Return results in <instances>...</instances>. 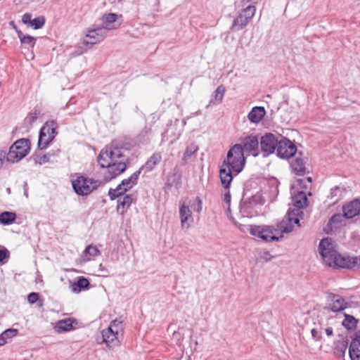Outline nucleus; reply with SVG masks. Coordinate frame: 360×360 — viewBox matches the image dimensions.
I'll use <instances>...</instances> for the list:
<instances>
[{"mask_svg": "<svg viewBox=\"0 0 360 360\" xmlns=\"http://www.w3.org/2000/svg\"><path fill=\"white\" fill-rule=\"evenodd\" d=\"M299 212L298 210L289 211L285 219L276 226L248 225L244 226L241 231L243 232L248 231L252 236H257L266 242L278 241L283 237L284 233L292 232L295 225L300 226V219L297 217Z\"/></svg>", "mask_w": 360, "mask_h": 360, "instance_id": "1", "label": "nucleus"}, {"mask_svg": "<svg viewBox=\"0 0 360 360\" xmlns=\"http://www.w3.org/2000/svg\"><path fill=\"white\" fill-rule=\"evenodd\" d=\"M127 160L121 148L110 146L102 149L97 161L101 167L107 168L105 180L110 181L123 173L127 169Z\"/></svg>", "mask_w": 360, "mask_h": 360, "instance_id": "2", "label": "nucleus"}, {"mask_svg": "<svg viewBox=\"0 0 360 360\" xmlns=\"http://www.w3.org/2000/svg\"><path fill=\"white\" fill-rule=\"evenodd\" d=\"M245 163L243 148L241 144H235L228 152L219 170V176L222 186L229 188L233 180V173L239 174Z\"/></svg>", "mask_w": 360, "mask_h": 360, "instance_id": "3", "label": "nucleus"}, {"mask_svg": "<svg viewBox=\"0 0 360 360\" xmlns=\"http://www.w3.org/2000/svg\"><path fill=\"white\" fill-rule=\"evenodd\" d=\"M29 140L20 139L16 141L6 153V160L10 162H17L25 158L30 151Z\"/></svg>", "mask_w": 360, "mask_h": 360, "instance_id": "4", "label": "nucleus"}, {"mask_svg": "<svg viewBox=\"0 0 360 360\" xmlns=\"http://www.w3.org/2000/svg\"><path fill=\"white\" fill-rule=\"evenodd\" d=\"M72 187L75 193L79 195H86L98 186V182L83 176H77L72 181Z\"/></svg>", "mask_w": 360, "mask_h": 360, "instance_id": "5", "label": "nucleus"}, {"mask_svg": "<svg viewBox=\"0 0 360 360\" xmlns=\"http://www.w3.org/2000/svg\"><path fill=\"white\" fill-rule=\"evenodd\" d=\"M141 171L138 170L133 173L129 178L122 181L116 188H110L108 195L111 200H115L116 197H119L121 194H124L127 191L132 188L138 182V179Z\"/></svg>", "mask_w": 360, "mask_h": 360, "instance_id": "6", "label": "nucleus"}, {"mask_svg": "<svg viewBox=\"0 0 360 360\" xmlns=\"http://www.w3.org/2000/svg\"><path fill=\"white\" fill-rule=\"evenodd\" d=\"M107 35L105 28L99 25H94L86 31V34L82 40L84 45L92 46L94 44L101 42Z\"/></svg>", "mask_w": 360, "mask_h": 360, "instance_id": "7", "label": "nucleus"}, {"mask_svg": "<svg viewBox=\"0 0 360 360\" xmlns=\"http://www.w3.org/2000/svg\"><path fill=\"white\" fill-rule=\"evenodd\" d=\"M319 251L323 262L327 266L331 262L332 259L338 252L335 243L329 238H325L321 240L319 245Z\"/></svg>", "mask_w": 360, "mask_h": 360, "instance_id": "8", "label": "nucleus"}, {"mask_svg": "<svg viewBox=\"0 0 360 360\" xmlns=\"http://www.w3.org/2000/svg\"><path fill=\"white\" fill-rule=\"evenodd\" d=\"M328 266L346 269L360 268V256L359 257H350L337 252Z\"/></svg>", "mask_w": 360, "mask_h": 360, "instance_id": "9", "label": "nucleus"}, {"mask_svg": "<svg viewBox=\"0 0 360 360\" xmlns=\"http://www.w3.org/2000/svg\"><path fill=\"white\" fill-rule=\"evenodd\" d=\"M255 7L254 6H248L243 9L238 16L233 20L231 27L233 31H239L245 27L250 20L252 18L255 13Z\"/></svg>", "mask_w": 360, "mask_h": 360, "instance_id": "10", "label": "nucleus"}, {"mask_svg": "<svg viewBox=\"0 0 360 360\" xmlns=\"http://www.w3.org/2000/svg\"><path fill=\"white\" fill-rule=\"evenodd\" d=\"M326 302V309L333 312H340L347 307V302L338 294L328 293Z\"/></svg>", "mask_w": 360, "mask_h": 360, "instance_id": "11", "label": "nucleus"}, {"mask_svg": "<svg viewBox=\"0 0 360 360\" xmlns=\"http://www.w3.org/2000/svg\"><path fill=\"white\" fill-rule=\"evenodd\" d=\"M278 142L277 136L271 133L262 136L260 139V146L264 156L266 157L274 153L277 150Z\"/></svg>", "mask_w": 360, "mask_h": 360, "instance_id": "12", "label": "nucleus"}, {"mask_svg": "<svg viewBox=\"0 0 360 360\" xmlns=\"http://www.w3.org/2000/svg\"><path fill=\"white\" fill-rule=\"evenodd\" d=\"M296 152V146L289 139L281 137L276 150L277 155L281 158L288 159L295 155Z\"/></svg>", "mask_w": 360, "mask_h": 360, "instance_id": "13", "label": "nucleus"}, {"mask_svg": "<svg viewBox=\"0 0 360 360\" xmlns=\"http://www.w3.org/2000/svg\"><path fill=\"white\" fill-rule=\"evenodd\" d=\"M115 322H111L108 328L103 330L101 333L102 341L106 344L108 347H113L118 344V330L113 329Z\"/></svg>", "mask_w": 360, "mask_h": 360, "instance_id": "14", "label": "nucleus"}, {"mask_svg": "<svg viewBox=\"0 0 360 360\" xmlns=\"http://www.w3.org/2000/svg\"><path fill=\"white\" fill-rule=\"evenodd\" d=\"M179 217L181 229H188L190 226V223L193 221V219L191 209L184 202L180 204Z\"/></svg>", "mask_w": 360, "mask_h": 360, "instance_id": "15", "label": "nucleus"}, {"mask_svg": "<svg viewBox=\"0 0 360 360\" xmlns=\"http://www.w3.org/2000/svg\"><path fill=\"white\" fill-rule=\"evenodd\" d=\"M243 152H248L256 157L259 153V141L256 136H248L243 139Z\"/></svg>", "mask_w": 360, "mask_h": 360, "instance_id": "16", "label": "nucleus"}, {"mask_svg": "<svg viewBox=\"0 0 360 360\" xmlns=\"http://www.w3.org/2000/svg\"><path fill=\"white\" fill-rule=\"evenodd\" d=\"M115 198H117V210L120 214H124L134 202L133 196L129 194H121Z\"/></svg>", "mask_w": 360, "mask_h": 360, "instance_id": "17", "label": "nucleus"}, {"mask_svg": "<svg viewBox=\"0 0 360 360\" xmlns=\"http://www.w3.org/2000/svg\"><path fill=\"white\" fill-rule=\"evenodd\" d=\"M307 158L297 156L291 163V167L297 175L302 176L309 172L306 164Z\"/></svg>", "mask_w": 360, "mask_h": 360, "instance_id": "18", "label": "nucleus"}, {"mask_svg": "<svg viewBox=\"0 0 360 360\" xmlns=\"http://www.w3.org/2000/svg\"><path fill=\"white\" fill-rule=\"evenodd\" d=\"M343 214L345 218L351 219L356 216L360 212V201L355 200L343 206Z\"/></svg>", "mask_w": 360, "mask_h": 360, "instance_id": "19", "label": "nucleus"}, {"mask_svg": "<svg viewBox=\"0 0 360 360\" xmlns=\"http://www.w3.org/2000/svg\"><path fill=\"white\" fill-rule=\"evenodd\" d=\"M292 204L297 207V209H294L292 211L295 210H298L300 211L297 214V217L300 220V217L299 215L302 214V212L300 210L301 208L304 207L307 205V197L304 192L300 191L296 195H293L292 198Z\"/></svg>", "mask_w": 360, "mask_h": 360, "instance_id": "20", "label": "nucleus"}, {"mask_svg": "<svg viewBox=\"0 0 360 360\" xmlns=\"http://www.w3.org/2000/svg\"><path fill=\"white\" fill-rule=\"evenodd\" d=\"M266 110L264 107L255 106L248 115V118L252 123H259L265 116Z\"/></svg>", "mask_w": 360, "mask_h": 360, "instance_id": "21", "label": "nucleus"}, {"mask_svg": "<svg viewBox=\"0 0 360 360\" xmlns=\"http://www.w3.org/2000/svg\"><path fill=\"white\" fill-rule=\"evenodd\" d=\"M349 354L351 360H360V337L354 338L351 342Z\"/></svg>", "mask_w": 360, "mask_h": 360, "instance_id": "22", "label": "nucleus"}, {"mask_svg": "<svg viewBox=\"0 0 360 360\" xmlns=\"http://www.w3.org/2000/svg\"><path fill=\"white\" fill-rule=\"evenodd\" d=\"M117 15L115 13H110L108 14H105L101 18L103 25L101 27L105 28L106 32L115 29L116 27H115L113 23L117 20Z\"/></svg>", "mask_w": 360, "mask_h": 360, "instance_id": "23", "label": "nucleus"}, {"mask_svg": "<svg viewBox=\"0 0 360 360\" xmlns=\"http://www.w3.org/2000/svg\"><path fill=\"white\" fill-rule=\"evenodd\" d=\"M89 282L87 278L84 276H79L77 278V282L71 284V290L73 292L78 293L82 290L89 288Z\"/></svg>", "mask_w": 360, "mask_h": 360, "instance_id": "24", "label": "nucleus"}, {"mask_svg": "<svg viewBox=\"0 0 360 360\" xmlns=\"http://www.w3.org/2000/svg\"><path fill=\"white\" fill-rule=\"evenodd\" d=\"M162 160V155L160 152H156L147 160L145 167L148 171H151L154 167L160 163Z\"/></svg>", "mask_w": 360, "mask_h": 360, "instance_id": "25", "label": "nucleus"}, {"mask_svg": "<svg viewBox=\"0 0 360 360\" xmlns=\"http://www.w3.org/2000/svg\"><path fill=\"white\" fill-rule=\"evenodd\" d=\"M57 124L56 122L51 120L46 122V124L42 127L40 132L42 134H49L50 136L53 135V138L57 134L56 132Z\"/></svg>", "mask_w": 360, "mask_h": 360, "instance_id": "26", "label": "nucleus"}, {"mask_svg": "<svg viewBox=\"0 0 360 360\" xmlns=\"http://www.w3.org/2000/svg\"><path fill=\"white\" fill-rule=\"evenodd\" d=\"M225 88L223 85L219 86L217 89L214 91L212 98L210 100V103H220L224 98V93H225Z\"/></svg>", "mask_w": 360, "mask_h": 360, "instance_id": "27", "label": "nucleus"}, {"mask_svg": "<svg viewBox=\"0 0 360 360\" xmlns=\"http://www.w3.org/2000/svg\"><path fill=\"white\" fill-rule=\"evenodd\" d=\"M56 328L58 333L69 331L73 328L72 321L70 319L58 321L56 323Z\"/></svg>", "mask_w": 360, "mask_h": 360, "instance_id": "28", "label": "nucleus"}, {"mask_svg": "<svg viewBox=\"0 0 360 360\" xmlns=\"http://www.w3.org/2000/svg\"><path fill=\"white\" fill-rule=\"evenodd\" d=\"M99 255V250L97 248L96 246L93 245H88L83 252V257L86 261H89L90 259V257H87L88 255L90 257H96Z\"/></svg>", "mask_w": 360, "mask_h": 360, "instance_id": "29", "label": "nucleus"}, {"mask_svg": "<svg viewBox=\"0 0 360 360\" xmlns=\"http://www.w3.org/2000/svg\"><path fill=\"white\" fill-rule=\"evenodd\" d=\"M16 214L11 212H4L0 214V222L2 224H10L15 221Z\"/></svg>", "mask_w": 360, "mask_h": 360, "instance_id": "30", "label": "nucleus"}, {"mask_svg": "<svg viewBox=\"0 0 360 360\" xmlns=\"http://www.w3.org/2000/svg\"><path fill=\"white\" fill-rule=\"evenodd\" d=\"M198 150V146L194 143H191L190 145H188L186 147V149L184 152V156L182 158V161L184 163H186L188 160L193 155L195 154Z\"/></svg>", "mask_w": 360, "mask_h": 360, "instance_id": "31", "label": "nucleus"}, {"mask_svg": "<svg viewBox=\"0 0 360 360\" xmlns=\"http://www.w3.org/2000/svg\"><path fill=\"white\" fill-rule=\"evenodd\" d=\"M53 139V135H49L46 134H42L39 132V141H38V147L40 149H44L46 148L49 143Z\"/></svg>", "mask_w": 360, "mask_h": 360, "instance_id": "32", "label": "nucleus"}, {"mask_svg": "<svg viewBox=\"0 0 360 360\" xmlns=\"http://www.w3.org/2000/svg\"><path fill=\"white\" fill-rule=\"evenodd\" d=\"M18 36L22 44H27L29 47H33L35 44L36 39L30 35H25L22 32H18Z\"/></svg>", "mask_w": 360, "mask_h": 360, "instance_id": "33", "label": "nucleus"}, {"mask_svg": "<svg viewBox=\"0 0 360 360\" xmlns=\"http://www.w3.org/2000/svg\"><path fill=\"white\" fill-rule=\"evenodd\" d=\"M357 320L351 315L345 314V319L342 321V326L348 330L354 329L356 326Z\"/></svg>", "mask_w": 360, "mask_h": 360, "instance_id": "34", "label": "nucleus"}, {"mask_svg": "<svg viewBox=\"0 0 360 360\" xmlns=\"http://www.w3.org/2000/svg\"><path fill=\"white\" fill-rule=\"evenodd\" d=\"M344 217V214L342 215L341 214L333 215L329 220L328 226H330L331 229H337L338 226L342 224Z\"/></svg>", "mask_w": 360, "mask_h": 360, "instance_id": "35", "label": "nucleus"}, {"mask_svg": "<svg viewBox=\"0 0 360 360\" xmlns=\"http://www.w3.org/2000/svg\"><path fill=\"white\" fill-rule=\"evenodd\" d=\"M347 349V342L342 341L338 342L335 347V354L338 357H343Z\"/></svg>", "mask_w": 360, "mask_h": 360, "instance_id": "36", "label": "nucleus"}, {"mask_svg": "<svg viewBox=\"0 0 360 360\" xmlns=\"http://www.w3.org/2000/svg\"><path fill=\"white\" fill-rule=\"evenodd\" d=\"M341 195L340 189L338 186H335L330 189V194L327 196L332 203H335L340 198Z\"/></svg>", "mask_w": 360, "mask_h": 360, "instance_id": "37", "label": "nucleus"}, {"mask_svg": "<svg viewBox=\"0 0 360 360\" xmlns=\"http://www.w3.org/2000/svg\"><path fill=\"white\" fill-rule=\"evenodd\" d=\"M18 334L17 329H7L4 330L0 335V339H3L5 341V344L7 342V340L15 336Z\"/></svg>", "mask_w": 360, "mask_h": 360, "instance_id": "38", "label": "nucleus"}, {"mask_svg": "<svg viewBox=\"0 0 360 360\" xmlns=\"http://www.w3.org/2000/svg\"><path fill=\"white\" fill-rule=\"evenodd\" d=\"M45 22L44 17H38L30 21V24L34 29H39L41 27Z\"/></svg>", "mask_w": 360, "mask_h": 360, "instance_id": "39", "label": "nucleus"}, {"mask_svg": "<svg viewBox=\"0 0 360 360\" xmlns=\"http://www.w3.org/2000/svg\"><path fill=\"white\" fill-rule=\"evenodd\" d=\"M39 299V294L37 292H31L27 297V300L30 304H34Z\"/></svg>", "mask_w": 360, "mask_h": 360, "instance_id": "40", "label": "nucleus"}, {"mask_svg": "<svg viewBox=\"0 0 360 360\" xmlns=\"http://www.w3.org/2000/svg\"><path fill=\"white\" fill-rule=\"evenodd\" d=\"M311 332L314 339L318 340L321 338V330H319L318 328L311 329Z\"/></svg>", "mask_w": 360, "mask_h": 360, "instance_id": "41", "label": "nucleus"}, {"mask_svg": "<svg viewBox=\"0 0 360 360\" xmlns=\"http://www.w3.org/2000/svg\"><path fill=\"white\" fill-rule=\"evenodd\" d=\"M195 202H197V205L194 207V210L199 213L202 209V202L199 197H196Z\"/></svg>", "mask_w": 360, "mask_h": 360, "instance_id": "42", "label": "nucleus"}, {"mask_svg": "<svg viewBox=\"0 0 360 360\" xmlns=\"http://www.w3.org/2000/svg\"><path fill=\"white\" fill-rule=\"evenodd\" d=\"M50 156H51L50 153H48V154L41 156L38 161L39 163L41 165V164L46 163V162H49L50 160Z\"/></svg>", "mask_w": 360, "mask_h": 360, "instance_id": "43", "label": "nucleus"}, {"mask_svg": "<svg viewBox=\"0 0 360 360\" xmlns=\"http://www.w3.org/2000/svg\"><path fill=\"white\" fill-rule=\"evenodd\" d=\"M271 258H272V256L270 255V253L269 252H264L261 255V259H262L263 260H264L266 262L270 261L271 259Z\"/></svg>", "mask_w": 360, "mask_h": 360, "instance_id": "44", "label": "nucleus"}, {"mask_svg": "<svg viewBox=\"0 0 360 360\" xmlns=\"http://www.w3.org/2000/svg\"><path fill=\"white\" fill-rule=\"evenodd\" d=\"M8 250L6 249L0 250V262H2L6 257Z\"/></svg>", "mask_w": 360, "mask_h": 360, "instance_id": "45", "label": "nucleus"}, {"mask_svg": "<svg viewBox=\"0 0 360 360\" xmlns=\"http://www.w3.org/2000/svg\"><path fill=\"white\" fill-rule=\"evenodd\" d=\"M6 153L5 151L1 150L0 151V169L3 166L4 160L6 158Z\"/></svg>", "mask_w": 360, "mask_h": 360, "instance_id": "46", "label": "nucleus"}, {"mask_svg": "<svg viewBox=\"0 0 360 360\" xmlns=\"http://www.w3.org/2000/svg\"><path fill=\"white\" fill-rule=\"evenodd\" d=\"M22 21L25 23H27V22L30 23V21H32V20H31V15L29 14V13L24 14L23 16H22Z\"/></svg>", "mask_w": 360, "mask_h": 360, "instance_id": "47", "label": "nucleus"}, {"mask_svg": "<svg viewBox=\"0 0 360 360\" xmlns=\"http://www.w3.org/2000/svg\"><path fill=\"white\" fill-rule=\"evenodd\" d=\"M112 322H115V326H113V329H115V330H116V329L119 330V328H120V329H122V326H121V324H122V321H118V320H115V321H113Z\"/></svg>", "mask_w": 360, "mask_h": 360, "instance_id": "48", "label": "nucleus"}, {"mask_svg": "<svg viewBox=\"0 0 360 360\" xmlns=\"http://www.w3.org/2000/svg\"><path fill=\"white\" fill-rule=\"evenodd\" d=\"M324 333H326V334L328 336H331L333 333V328L331 327L326 328H324Z\"/></svg>", "mask_w": 360, "mask_h": 360, "instance_id": "49", "label": "nucleus"}, {"mask_svg": "<svg viewBox=\"0 0 360 360\" xmlns=\"http://www.w3.org/2000/svg\"><path fill=\"white\" fill-rule=\"evenodd\" d=\"M224 201L226 203H229L230 202V201H231V195H230L229 192H228L227 193H226L224 195Z\"/></svg>", "mask_w": 360, "mask_h": 360, "instance_id": "50", "label": "nucleus"}, {"mask_svg": "<svg viewBox=\"0 0 360 360\" xmlns=\"http://www.w3.org/2000/svg\"><path fill=\"white\" fill-rule=\"evenodd\" d=\"M37 113H34V115H32V114H30V121L34 122L37 119Z\"/></svg>", "mask_w": 360, "mask_h": 360, "instance_id": "51", "label": "nucleus"}, {"mask_svg": "<svg viewBox=\"0 0 360 360\" xmlns=\"http://www.w3.org/2000/svg\"><path fill=\"white\" fill-rule=\"evenodd\" d=\"M319 328V330H321V335H322L323 332H324V328L321 327V326L319 328Z\"/></svg>", "mask_w": 360, "mask_h": 360, "instance_id": "52", "label": "nucleus"}, {"mask_svg": "<svg viewBox=\"0 0 360 360\" xmlns=\"http://www.w3.org/2000/svg\"><path fill=\"white\" fill-rule=\"evenodd\" d=\"M5 344V341L3 339H0V346L4 345Z\"/></svg>", "mask_w": 360, "mask_h": 360, "instance_id": "53", "label": "nucleus"}, {"mask_svg": "<svg viewBox=\"0 0 360 360\" xmlns=\"http://www.w3.org/2000/svg\"><path fill=\"white\" fill-rule=\"evenodd\" d=\"M201 113L200 110H198V112H195V115H200Z\"/></svg>", "mask_w": 360, "mask_h": 360, "instance_id": "54", "label": "nucleus"}, {"mask_svg": "<svg viewBox=\"0 0 360 360\" xmlns=\"http://www.w3.org/2000/svg\"><path fill=\"white\" fill-rule=\"evenodd\" d=\"M308 181H311V179L310 177H309Z\"/></svg>", "mask_w": 360, "mask_h": 360, "instance_id": "55", "label": "nucleus"}, {"mask_svg": "<svg viewBox=\"0 0 360 360\" xmlns=\"http://www.w3.org/2000/svg\"><path fill=\"white\" fill-rule=\"evenodd\" d=\"M247 1H251L252 0H246Z\"/></svg>", "mask_w": 360, "mask_h": 360, "instance_id": "56", "label": "nucleus"}]
</instances>
